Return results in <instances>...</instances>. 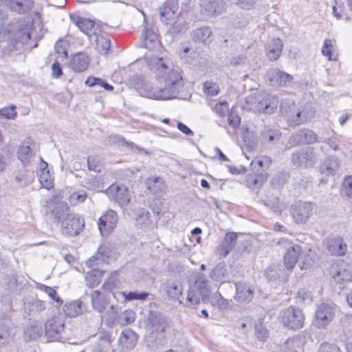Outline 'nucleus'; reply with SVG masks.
<instances>
[{
  "label": "nucleus",
  "mask_w": 352,
  "mask_h": 352,
  "mask_svg": "<svg viewBox=\"0 0 352 352\" xmlns=\"http://www.w3.org/2000/svg\"><path fill=\"white\" fill-rule=\"evenodd\" d=\"M238 234L236 232L227 233L217 248L218 253L225 257L234 247Z\"/></svg>",
  "instance_id": "5701e85b"
},
{
  "label": "nucleus",
  "mask_w": 352,
  "mask_h": 352,
  "mask_svg": "<svg viewBox=\"0 0 352 352\" xmlns=\"http://www.w3.org/2000/svg\"><path fill=\"white\" fill-rule=\"evenodd\" d=\"M89 65V58L85 53H77L68 63L69 67L75 72L81 73L87 69Z\"/></svg>",
  "instance_id": "4be33fe9"
},
{
  "label": "nucleus",
  "mask_w": 352,
  "mask_h": 352,
  "mask_svg": "<svg viewBox=\"0 0 352 352\" xmlns=\"http://www.w3.org/2000/svg\"><path fill=\"white\" fill-rule=\"evenodd\" d=\"M148 65L150 70L155 74L156 80L164 84V86L153 89L144 77L135 76L133 77L131 84L139 94L154 100H169L177 98L184 85L180 69L159 57L151 58Z\"/></svg>",
  "instance_id": "f257e3e1"
},
{
  "label": "nucleus",
  "mask_w": 352,
  "mask_h": 352,
  "mask_svg": "<svg viewBox=\"0 0 352 352\" xmlns=\"http://www.w3.org/2000/svg\"><path fill=\"white\" fill-rule=\"evenodd\" d=\"M120 339L123 345L127 349H132L136 343L135 334L131 331L122 332Z\"/></svg>",
  "instance_id": "c03bdc74"
},
{
  "label": "nucleus",
  "mask_w": 352,
  "mask_h": 352,
  "mask_svg": "<svg viewBox=\"0 0 352 352\" xmlns=\"http://www.w3.org/2000/svg\"><path fill=\"white\" fill-rule=\"evenodd\" d=\"M327 249L336 256H344L347 252V245L342 238L336 236L327 240Z\"/></svg>",
  "instance_id": "b1692460"
},
{
  "label": "nucleus",
  "mask_w": 352,
  "mask_h": 352,
  "mask_svg": "<svg viewBox=\"0 0 352 352\" xmlns=\"http://www.w3.org/2000/svg\"><path fill=\"white\" fill-rule=\"evenodd\" d=\"M12 333L8 328H0V346L5 344L10 338Z\"/></svg>",
  "instance_id": "774afa93"
},
{
  "label": "nucleus",
  "mask_w": 352,
  "mask_h": 352,
  "mask_svg": "<svg viewBox=\"0 0 352 352\" xmlns=\"http://www.w3.org/2000/svg\"><path fill=\"white\" fill-rule=\"evenodd\" d=\"M142 38L144 47L150 50H155L160 46L157 35L153 30L148 29L147 27L144 28Z\"/></svg>",
  "instance_id": "cd10ccee"
},
{
  "label": "nucleus",
  "mask_w": 352,
  "mask_h": 352,
  "mask_svg": "<svg viewBox=\"0 0 352 352\" xmlns=\"http://www.w3.org/2000/svg\"><path fill=\"white\" fill-rule=\"evenodd\" d=\"M187 29V23L185 21H177L174 22L171 26L173 33H180Z\"/></svg>",
  "instance_id": "338daca9"
},
{
  "label": "nucleus",
  "mask_w": 352,
  "mask_h": 352,
  "mask_svg": "<svg viewBox=\"0 0 352 352\" xmlns=\"http://www.w3.org/2000/svg\"><path fill=\"white\" fill-rule=\"evenodd\" d=\"M201 12L207 16L220 14L225 10V3L223 0H204L201 5Z\"/></svg>",
  "instance_id": "412c9836"
},
{
  "label": "nucleus",
  "mask_w": 352,
  "mask_h": 352,
  "mask_svg": "<svg viewBox=\"0 0 352 352\" xmlns=\"http://www.w3.org/2000/svg\"><path fill=\"white\" fill-rule=\"evenodd\" d=\"M43 333V328L41 326H32L30 329L25 330V333L29 335L31 339H36Z\"/></svg>",
  "instance_id": "13d9d810"
},
{
  "label": "nucleus",
  "mask_w": 352,
  "mask_h": 352,
  "mask_svg": "<svg viewBox=\"0 0 352 352\" xmlns=\"http://www.w3.org/2000/svg\"><path fill=\"white\" fill-rule=\"evenodd\" d=\"M0 4L18 14H25L33 7L32 0H1Z\"/></svg>",
  "instance_id": "dca6fc26"
},
{
  "label": "nucleus",
  "mask_w": 352,
  "mask_h": 352,
  "mask_svg": "<svg viewBox=\"0 0 352 352\" xmlns=\"http://www.w3.org/2000/svg\"><path fill=\"white\" fill-rule=\"evenodd\" d=\"M164 289L170 300H178L180 304L182 303L180 297L182 296L183 287L180 283L177 281L168 282Z\"/></svg>",
  "instance_id": "bb28decb"
},
{
  "label": "nucleus",
  "mask_w": 352,
  "mask_h": 352,
  "mask_svg": "<svg viewBox=\"0 0 352 352\" xmlns=\"http://www.w3.org/2000/svg\"><path fill=\"white\" fill-rule=\"evenodd\" d=\"M111 253V247L109 243L100 245L97 254L86 261V265L89 267H94L101 263H107Z\"/></svg>",
  "instance_id": "f3484780"
},
{
  "label": "nucleus",
  "mask_w": 352,
  "mask_h": 352,
  "mask_svg": "<svg viewBox=\"0 0 352 352\" xmlns=\"http://www.w3.org/2000/svg\"><path fill=\"white\" fill-rule=\"evenodd\" d=\"M292 214L296 223H305L308 218V210L307 204L303 202H298L292 208Z\"/></svg>",
  "instance_id": "2f4dec72"
},
{
  "label": "nucleus",
  "mask_w": 352,
  "mask_h": 352,
  "mask_svg": "<svg viewBox=\"0 0 352 352\" xmlns=\"http://www.w3.org/2000/svg\"><path fill=\"white\" fill-rule=\"evenodd\" d=\"M82 303L80 300H74L63 306V311L68 317H76L82 312Z\"/></svg>",
  "instance_id": "f704fd0d"
},
{
  "label": "nucleus",
  "mask_w": 352,
  "mask_h": 352,
  "mask_svg": "<svg viewBox=\"0 0 352 352\" xmlns=\"http://www.w3.org/2000/svg\"><path fill=\"white\" fill-rule=\"evenodd\" d=\"M56 219L60 222L63 232L68 235L78 234L84 226L80 217L74 213H69L68 210L62 214L56 212Z\"/></svg>",
  "instance_id": "423d86ee"
},
{
  "label": "nucleus",
  "mask_w": 352,
  "mask_h": 352,
  "mask_svg": "<svg viewBox=\"0 0 352 352\" xmlns=\"http://www.w3.org/2000/svg\"><path fill=\"white\" fill-rule=\"evenodd\" d=\"M34 146V142L30 138H25L20 144L17 151L18 159L25 166L31 164L35 157L32 146Z\"/></svg>",
  "instance_id": "4468645a"
},
{
  "label": "nucleus",
  "mask_w": 352,
  "mask_h": 352,
  "mask_svg": "<svg viewBox=\"0 0 352 352\" xmlns=\"http://www.w3.org/2000/svg\"><path fill=\"white\" fill-rule=\"evenodd\" d=\"M204 91L209 96H215L219 93L218 86L210 81H207L204 84Z\"/></svg>",
  "instance_id": "052dcab7"
},
{
  "label": "nucleus",
  "mask_w": 352,
  "mask_h": 352,
  "mask_svg": "<svg viewBox=\"0 0 352 352\" xmlns=\"http://www.w3.org/2000/svg\"><path fill=\"white\" fill-rule=\"evenodd\" d=\"M283 47V43L280 38L270 40L266 45V56L270 60H276L280 56Z\"/></svg>",
  "instance_id": "393cba45"
},
{
  "label": "nucleus",
  "mask_w": 352,
  "mask_h": 352,
  "mask_svg": "<svg viewBox=\"0 0 352 352\" xmlns=\"http://www.w3.org/2000/svg\"><path fill=\"white\" fill-rule=\"evenodd\" d=\"M25 311L30 316H36L45 309V304L43 300L33 299L24 302Z\"/></svg>",
  "instance_id": "c756f323"
},
{
  "label": "nucleus",
  "mask_w": 352,
  "mask_h": 352,
  "mask_svg": "<svg viewBox=\"0 0 352 352\" xmlns=\"http://www.w3.org/2000/svg\"><path fill=\"white\" fill-rule=\"evenodd\" d=\"M291 160L294 166L306 168L308 164V150L302 148L292 153Z\"/></svg>",
  "instance_id": "473e14b6"
},
{
  "label": "nucleus",
  "mask_w": 352,
  "mask_h": 352,
  "mask_svg": "<svg viewBox=\"0 0 352 352\" xmlns=\"http://www.w3.org/2000/svg\"><path fill=\"white\" fill-rule=\"evenodd\" d=\"M212 303L220 310H226L229 307V301L224 298L219 293H214L212 296Z\"/></svg>",
  "instance_id": "de8ad7c7"
},
{
  "label": "nucleus",
  "mask_w": 352,
  "mask_h": 352,
  "mask_svg": "<svg viewBox=\"0 0 352 352\" xmlns=\"http://www.w3.org/2000/svg\"><path fill=\"white\" fill-rule=\"evenodd\" d=\"M90 296L93 308L98 312L102 313L109 303L110 294L94 290Z\"/></svg>",
  "instance_id": "6ab92c4d"
},
{
  "label": "nucleus",
  "mask_w": 352,
  "mask_h": 352,
  "mask_svg": "<svg viewBox=\"0 0 352 352\" xmlns=\"http://www.w3.org/2000/svg\"><path fill=\"white\" fill-rule=\"evenodd\" d=\"M38 181L43 188L50 189L53 187V177L48 168H42L38 172Z\"/></svg>",
  "instance_id": "4c0bfd02"
},
{
  "label": "nucleus",
  "mask_w": 352,
  "mask_h": 352,
  "mask_svg": "<svg viewBox=\"0 0 352 352\" xmlns=\"http://www.w3.org/2000/svg\"><path fill=\"white\" fill-rule=\"evenodd\" d=\"M168 326L167 318L162 314L151 311L146 320L148 336L146 338L147 346L156 351L166 344L165 331Z\"/></svg>",
  "instance_id": "f03ea898"
},
{
  "label": "nucleus",
  "mask_w": 352,
  "mask_h": 352,
  "mask_svg": "<svg viewBox=\"0 0 352 352\" xmlns=\"http://www.w3.org/2000/svg\"><path fill=\"white\" fill-rule=\"evenodd\" d=\"M178 11V4L175 1L171 0L166 2L160 10V20L165 24L170 23Z\"/></svg>",
  "instance_id": "aec40b11"
},
{
  "label": "nucleus",
  "mask_w": 352,
  "mask_h": 352,
  "mask_svg": "<svg viewBox=\"0 0 352 352\" xmlns=\"http://www.w3.org/2000/svg\"><path fill=\"white\" fill-rule=\"evenodd\" d=\"M336 311V307L332 304H320L314 314L312 325L318 329H326L334 320Z\"/></svg>",
  "instance_id": "39448f33"
},
{
  "label": "nucleus",
  "mask_w": 352,
  "mask_h": 352,
  "mask_svg": "<svg viewBox=\"0 0 352 352\" xmlns=\"http://www.w3.org/2000/svg\"><path fill=\"white\" fill-rule=\"evenodd\" d=\"M117 222V213L112 210H107L98 219V226L100 234L102 236H108L116 228Z\"/></svg>",
  "instance_id": "ddd939ff"
},
{
  "label": "nucleus",
  "mask_w": 352,
  "mask_h": 352,
  "mask_svg": "<svg viewBox=\"0 0 352 352\" xmlns=\"http://www.w3.org/2000/svg\"><path fill=\"white\" fill-rule=\"evenodd\" d=\"M210 278L217 282L224 283L227 281V268L224 264L217 265L210 272Z\"/></svg>",
  "instance_id": "e433bc0d"
},
{
  "label": "nucleus",
  "mask_w": 352,
  "mask_h": 352,
  "mask_svg": "<svg viewBox=\"0 0 352 352\" xmlns=\"http://www.w3.org/2000/svg\"><path fill=\"white\" fill-rule=\"evenodd\" d=\"M33 180V171L28 170L26 168L19 170L14 175L15 182L21 186H26L32 183Z\"/></svg>",
  "instance_id": "72a5a7b5"
},
{
  "label": "nucleus",
  "mask_w": 352,
  "mask_h": 352,
  "mask_svg": "<svg viewBox=\"0 0 352 352\" xmlns=\"http://www.w3.org/2000/svg\"><path fill=\"white\" fill-rule=\"evenodd\" d=\"M87 197V195L84 190H79L71 195L70 202L73 205H77L84 202Z\"/></svg>",
  "instance_id": "864d4df0"
},
{
  "label": "nucleus",
  "mask_w": 352,
  "mask_h": 352,
  "mask_svg": "<svg viewBox=\"0 0 352 352\" xmlns=\"http://www.w3.org/2000/svg\"><path fill=\"white\" fill-rule=\"evenodd\" d=\"M102 272L96 268L88 272L85 275V283L89 287H94L100 282Z\"/></svg>",
  "instance_id": "ea45409f"
},
{
  "label": "nucleus",
  "mask_w": 352,
  "mask_h": 352,
  "mask_svg": "<svg viewBox=\"0 0 352 352\" xmlns=\"http://www.w3.org/2000/svg\"><path fill=\"white\" fill-rule=\"evenodd\" d=\"M109 198L115 201L120 207L126 206L130 201V194L128 189L123 185L113 184L106 190Z\"/></svg>",
  "instance_id": "9d476101"
},
{
  "label": "nucleus",
  "mask_w": 352,
  "mask_h": 352,
  "mask_svg": "<svg viewBox=\"0 0 352 352\" xmlns=\"http://www.w3.org/2000/svg\"><path fill=\"white\" fill-rule=\"evenodd\" d=\"M248 109L254 112L271 113L277 107L276 96L266 92H257L248 96L246 99Z\"/></svg>",
  "instance_id": "20e7f679"
},
{
  "label": "nucleus",
  "mask_w": 352,
  "mask_h": 352,
  "mask_svg": "<svg viewBox=\"0 0 352 352\" xmlns=\"http://www.w3.org/2000/svg\"><path fill=\"white\" fill-rule=\"evenodd\" d=\"M147 188L155 195H161L166 191V186L160 177H151L146 181Z\"/></svg>",
  "instance_id": "7c9ffc66"
},
{
  "label": "nucleus",
  "mask_w": 352,
  "mask_h": 352,
  "mask_svg": "<svg viewBox=\"0 0 352 352\" xmlns=\"http://www.w3.org/2000/svg\"><path fill=\"white\" fill-rule=\"evenodd\" d=\"M212 35V31L208 26H204L193 31L192 36L195 41L206 43Z\"/></svg>",
  "instance_id": "58836bf2"
},
{
  "label": "nucleus",
  "mask_w": 352,
  "mask_h": 352,
  "mask_svg": "<svg viewBox=\"0 0 352 352\" xmlns=\"http://www.w3.org/2000/svg\"><path fill=\"white\" fill-rule=\"evenodd\" d=\"M278 243L286 250V253L284 256V264L285 267L287 270L292 269L296 265L298 256L302 251L300 245L292 244V243L287 239H281Z\"/></svg>",
  "instance_id": "6e6552de"
},
{
  "label": "nucleus",
  "mask_w": 352,
  "mask_h": 352,
  "mask_svg": "<svg viewBox=\"0 0 352 352\" xmlns=\"http://www.w3.org/2000/svg\"><path fill=\"white\" fill-rule=\"evenodd\" d=\"M22 28H19L18 32L15 34L14 38L17 42L26 43L31 38L30 28L29 25L23 24Z\"/></svg>",
  "instance_id": "37998d69"
},
{
  "label": "nucleus",
  "mask_w": 352,
  "mask_h": 352,
  "mask_svg": "<svg viewBox=\"0 0 352 352\" xmlns=\"http://www.w3.org/2000/svg\"><path fill=\"white\" fill-rule=\"evenodd\" d=\"M280 320L284 326L295 330L302 327L305 317L300 309L290 307L280 313Z\"/></svg>",
  "instance_id": "0eeeda50"
},
{
  "label": "nucleus",
  "mask_w": 352,
  "mask_h": 352,
  "mask_svg": "<svg viewBox=\"0 0 352 352\" xmlns=\"http://www.w3.org/2000/svg\"><path fill=\"white\" fill-rule=\"evenodd\" d=\"M91 41H94L96 44L98 50L101 54H107L111 47V41L109 38L103 34H98L97 33L93 36Z\"/></svg>",
  "instance_id": "c9c22d12"
},
{
  "label": "nucleus",
  "mask_w": 352,
  "mask_h": 352,
  "mask_svg": "<svg viewBox=\"0 0 352 352\" xmlns=\"http://www.w3.org/2000/svg\"><path fill=\"white\" fill-rule=\"evenodd\" d=\"M317 352H344V351L336 344L324 342L320 344Z\"/></svg>",
  "instance_id": "8fccbe9b"
},
{
  "label": "nucleus",
  "mask_w": 352,
  "mask_h": 352,
  "mask_svg": "<svg viewBox=\"0 0 352 352\" xmlns=\"http://www.w3.org/2000/svg\"><path fill=\"white\" fill-rule=\"evenodd\" d=\"M278 133L272 130H268L263 131L261 133V138L265 142L271 143L278 138Z\"/></svg>",
  "instance_id": "e2e57ef3"
},
{
  "label": "nucleus",
  "mask_w": 352,
  "mask_h": 352,
  "mask_svg": "<svg viewBox=\"0 0 352 352\" xmlns=\"http://www.w3.org/2000/svg\"><path fill=\"white\" fill-rule=\"evenodd\" d=\"M305 116H302V112L298 111L295 115L291 116L289 118V124L292 126L299 125L302 122Z\"/></svg>",
  "instance_id": "69168bd1"
},
{
  "label": "nucleus",
  "mask_w": 352,
  "mask_h": 352,
  "mask_svg": "<svg viewBox=\"0 0 352 352\" xmlns=\"http://www.w3.org/2000/svg\"><path fill=\"white\" fill-rule=\"evenodd\" d=\"M236 294L234 298L239 302H249L254 296V287L244 282L235 283Z\"/></svg>",
  "instance_id": "a211bd4d"
},
{
  "label": "nucleus",
  "mask_w": 352,
  "mask_h": 352,
  "mask_svg": "<svg viewBox=\"0 0 352 352\" xmlns=\"http://www.w3.org/2000/svg\"><path fill=\"white\" fill-rule=\"evenodd\" d=\"M265 80L272 86L287 87L292 83L293 77L277 68H271L266 73Z\"/></svg>",
  "instance_id": "f8f14e48"
},
{
  "label": "nucleus",
  "mask_w": 352,
  "mask_h": 352,
  "mask_svg": "<svg viewBox=\"0 0 352 352\" xmlns=\"http://www.w3.org/2000/svg\"><path fill=\"white\" fill-rule=\"evenodd\" d=\"M40 289L43 291L52 300L56 302V306H60L63 303V300L58 296L56 291L51 287L41 285Z\"/></svg>",
  "instance_id": "49530a36"
},
{
  "label": "nucleus",
  "mask_w": 352,
  "mask_h": 352,
  "mask_svg": "<svg viewBox=\"0 0 352 352\" xmlns=\"http://www.w3.org/2000/svg\"><path fill=\"white\" fill-rule=\"evenodd\" d=\"M308 131L307 129L300 130L292 135L289 139L291 146H295L307 142Z\"/></svg>",
  "instance_id": "79ce46f5"
},
{
  "label": "nucleus",
  "mask_w": 352,
  "mask_h": 352,
  "mask_svg": "<svg viewBox=\"0 0 352 352\" xmlns=\"http://www.w3.org/2000/svg\"><path fill=\"white\" fill-rule=\"evenodd\" d=\"M16 116V111L14 106L6 107L0 109V118L14 119Z\"/></svg>",
  "instance_id": "6e6d98bb"
},
{
  "label": "nucleus",
  "mask_w": 352,
  "mask_h": 352,
  "mask_svg": "<svg viewBox=\"0 0 352 352\" xmlns=\"http://www.w3.org/2000/svg\"><path fill=\"white\" fill-rule=\"evenodd\" d=\"M272 163L271 159L267 156H262L256 160H253L251 162V166L254 169L257 165L261 168H267Z\"/></svg>",
  "instance_id": "3c124183"
},
{
  "label": "nucleus",
  "mask_w": 352,
  "mask_h": 352,
  "mask_svg": "<svg viewBox=\"0 0 352 352\" xmlns=\"http://www.w3.org/2000/svg\"><path fill=\"white\" fill-rule=\"evenodd\" d=\"M329 272L333 280L338 284L351 281L352 279V267L344 261H339L332 264Z\"/></svg>",
  "instance_id": "1a4fd4ad"
},
{
  "label": "nucleus",
  "mask_w": 352,
  "mask_h": 352,
  "mask_svg": "<svg viewBox=\"0 0 352 352\" xmlns=\"http://www.w3.org/2000/svg\"><path fill=\"white\" fill-rule=\"evenodd\" d=\"M340 195L352 199V175L345 176L340 187Z\"/></svg>",
  "instance_id": "a19ab883"
},
{
  "label": "nucleus",
  "mask_w": 352,
  "mask_h": 352,
  "mask_svg": "<svg viewBox=\"0 0 352 352\" xmlns=\"http://www.w3.org/2000/svg\"><path fill=\"white\" fill-rule=\"evenodd\" d=\"M67 46V42L65 40L60 39L55 43L54 48L57 54L61 56L66 57Z\"/></svg>",
  "instance_id": "4d7b16f0"
},
{
  "label": "nucleus",
  "mask_w": 352,
  "mask_h": 352,
  "mask_svg": "<svg viewBox=\"0 0 352 352\" xmlns=\"http://www.w3.org/2000/svg\"><path fill=\"white\" fill-rule=\"evenodd\" d=\"M333 41L331 39H326L322 48V54L328 58L329 60H336L337 56L334 54Z\"/></svg>",
  "instance_id": "a18cd8bd"
},
{
  "label": "nucleus",
  "mask_w": 352,
  "mask_h": 352,
  "mask_svg": "<svg viewBox=\"0 0 352 352\" xmlns=\"http://www.w3.org/2000/svg\"><path fill=\"white\" fill-rule=\"evenodd\" d=\"M268 175L266 173L260 172L259 170L254 174L246 176L245 183L248 188L256 189L260 188L267 179Z\"/></svg>",
  "instance_id": "c85d7f7f"
},
{
  "label": "nucleus",
  "mask_w": 352,
  "mask_h": 352,
  "mask_svg": "<svg viewBox=\"0 0 352 352\" xmlns=\"http://www.w3.org/2000/svg\"><path fill=\"white\" fill-rule=\"evenodd\" d=\"M135 318V313L132 310H126L120 316L119 320L122 325H127L133 322Z\"/></svg>",
  "instance_id": "603ef678"
},
{
  "label": "nucleus",
  "mask_w": 352,
  "mask_h": 352,
  "mask_svg": "<svg viewBox=\"0 0 352 352\" xmlns=\"http://www.w3.org/2000/svg\"><path fill=\"white\" fill-rule=\"evenodd\" d=\"M65 328V321L62 316H53L45 324V333L51 340H58Z\"/></svg>",
  "instance_id": "9b49d317"
},
{
  "label": "nucleus",
  "mask_w": 352,
  "mask_h": 352,
  "mask_svg": "<svg viewBox=\"0 0 352 352\" xmlns=\"http://www.w3.org/2000/svg\"><path fill=\"white\" fill-rule=\"evenodd\" d=\"M241 119L239 116L233 111L231 110L228 113V122L230 126L236 129L240 124Z\"/></svg>",
  "instance_id": "680f3d73"
},
{
  "label": "nucleus",
  "mask_w": 352,
  "mask_h": 352,
  "mask_svg": "<svg viewBox=\"0 0 352 352\" xmlns=\"http://www.w3.org/2000/svg\"><path fill=\"white\" fill-rule=\"evenodd\" d=\"M148 294L145 292H139L138 291L130 292L128 294L126 293L125 302L131 301L133 300H144L146 298Z\"/></svg>",
  "instance_id": "5fc2aeb1"
},
{
  "label": "nucleus",
  "mask_w": 352,
  "mask_h": 352,
  "mask_svg": "<svg viewBox=\"0 0 352 352\" xmlns=\"http://www.w3.org/2000/svg\"><path fill=\"white\" fill-rule=\"evenodd\" d=\"M340 167V161L337 157H327L320 165V172L325 175H334Z\"/></svg>",
  "instance_id": "a878e982"
},
{
  "label": "nucleus",
  "mask_w": 352,
  "mask_h": 352,
  "mask_svg": "<svg viewBox=\"0 0 352 352\" xmlns=\"http://www.w3.org/2000/svg\"><path fill=\"white\" fill-rule=\"evenodd\" d=\"M210 292L208 280L204 274H199L195 283L190 285L185 306L196 308L201 302H204Z\"/></svg>",
  "instance_id": "7ed1b4c3"
},
{
  "label": "nucleus",
  "mask_w": 352,
  "mask_h": 352,
  "mask_svg": "<svg viewBox=\"0 0 352 352\" xmlns=\"http://www.w3.org/2000/svg\"><path fill=\"white\" fill-rule=\"evenodd\" d=\"M213 109L216 113L220 116H224L229 112L228 104L227 102L224 100L216 103Z\"/></svg>",
  "instance_id": "bf43d9fd"
},
{
  "label": "nucleus",
  "mask_w": 352,
  "mask_h": 352,
  "mask_svg": "<svg viewBox=\"0 0 352 352\" xmlns=\"http://www.w3.org/2000/svg\"><path fill=\"white\" fill-rule=\"evenodd\" d=\"M70 19L81 32L92 40L93 36L96 34V28L94 21L75 14H70Z\"/></svg>",
  "instance_id": "2eb2a0df"
},
{
  "label": "nucleus",
  "mask_w": 352,
  "mask_h": 352,
  "mask_svg": "<svg viewBox=\"0 0 352 352\" xmlns=\"http://www.w3.org/2000/svg\"><path fill=\"white\" fill-rule=\"evenodd\" d=\"M117 286V278L116 276H111L102 285V289L104 292H111L113 289Z\"/></svg>",
  "instance_id": "0e129e2a"
},
{
  "label": "nucleus",
  "mask_w": 352,
  "mask_h": 352,
  "mask_svg": "<svg viewBox=\"0 0 352 352\" xmlns=\"http://www.w3.org/2000/svg\"><path fill=\"white\" fill-rule=\"evenodd\" d=\"M280 266L273 264L270 265L265 271V275L268 280H276L279 277Z\"/></svg>",
  "instance_id": "09e8293b"
}]
</instances>
